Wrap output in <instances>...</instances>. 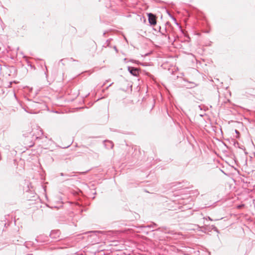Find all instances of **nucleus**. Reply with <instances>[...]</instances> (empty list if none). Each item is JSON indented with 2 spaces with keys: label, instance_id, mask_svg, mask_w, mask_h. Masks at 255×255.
<instances>
[{
  "label": "nucleus",
  "instance_id": "f3484780",
  "mask_svg": "<svg viewBox=\"0 0 255 255\" xmlns=\"http://www.w3.org/2000/svg\"><path fill=\"white\" fill-rule=\"evenodd\" d=\"M114 49L116 50V51L117 52H118V50L117 48V47L116 46H114Z\"/></svg>",
  "mask_w": 255,
  "mask_h": 255
},
{
  "label": "nucleus",
  "instance_id": "2eb2a0df",
  "mask_svg": "<svg viewBox=\"0 0 255 255\" xmlns=\"http://www.w3.org/2000/svg\"><path fill=\"white\" fill-rule=\"evenodd\" d=\"M73 172L71 173V174H66L65 173V176L66 177H72L73 176V175L72 174Z\"/></svg>",
  "mask_w": 255,
  "mask_h": 255
},
{
  "label": "nucleus",
  "instance_id": "423d86ee",
  "mask_svg": "<svg viewBox=\"0 0 255 255\" xmlns=\"http://www.w3.org/2000/svg\"><path fill=\"white\" fill-rule=\"evenodd\" d=\"M105 146L107 148H112L114 146V143L112 141L109 140L105 141Z\"/></svg>",
  "mask_w": 255,
  "mask_h": 255
},
{
  "label": "nucleus",
  "instance_id": "412c9836",
  "mask_svg": "<svg viewBox=\"0 0 255 255\" xmlns=\"http://www.w3.org/2000/svg\"><path fill=\"white\" fill-rule=\"evenodd\" d=\"M147 75L150 77H152V76L151 75H150V74H148Z\"/></svg>",
  "mask_w": 255,
  "mask_h": 255
},
{
  "label": "nucleus",
  "instance_id": "6e6552de",
  "mask_svg": "<svg viewBox=\"0 0 255 255\" xmlns=\"http://www.w3.org/2000/svg\"><path fill=\"white\" fill-rule=\"evenodd\" d=\"M161 30V27L159 26V32H160L161 33V34H162V35H164L165 37H166V36H167V35L165 34V32H167V29H166V27H165V28H164V32L161 31V30Z\"/></svg>",
  "mask_w": 255,
  "mask_h": 255
},
{
  "label": "nucleus",
  "instance_id": "dca6fc26",
  "mask_svg": "<svg viewBox=\"0 0 255 255\" xmlns=\"http://www.w3.org/2000/svg\"><path fill=\"white\" fill-rule=\"evenodd\" d=\"M113 84V83H111L109 86H108L107 87H106L105 89H104L103 92H104L105 90H107L109 88V87H110Z\"/></svg>",
  "mask_w": 255,
  "mask_h": 255
},
{
  "label": "nucleus",
  "instance_id": "f03ea898",
  "mask_svg": "<svg viewBox=\"0 0 255 255\" xmlns=\"http://www.w3.org/2000/svg\"><path fill=\"white\" fill-rule=\"evenodd\" d=\"M128 70L130 74L133 76L137 77L139 75V69L137 68L132 66H128Z\"/></svg>",
  "mask_w": 255,
  "mask_h": 255
},
{
  "label": "nucleus",
  "instance_id": "ddd939ff",
  "mask_svg": "<svg viewBox=\"0 0 255 255\" xmlns=\"http://www.w3.org/2000/svg\"><path fill=\"white\" fill-rule=\"evenodd\" d=\"M189 83L191 84V85L188 88H194L196 86H197V84H196L195 83H194V82H190Z\"/></svg>",
  "mask_w": 255,
  "mask_h": 255
},
{
  "label": "nucleus",
  "instance_id": "39448f33",
  "mask_svg": "<svg viewBox=\"0 0 255 255\" xmlns=\"http://www.w3.org/2000/svg\"><path fill=\"white\" fill-rule=\"evenodd\" d=\"M155 230L160 231L164 232L165 233H168V234H171V235L174 234L173 231H168V230H167V229L166 227L159 228L157 229H155Z\"/></svg>",
  "mask_w": 255,
  "mask_h": 255
},
{
  "label": "nucleus",
  "instance_id": "1a4fd4ad",
  "mask_svg": "<svg viewBox=\"0 0 255 255\" xmlns=\"http://www.w3.org/2000/svg\"><path fill=\"white\" fill-rule=\"evenodd\" d=\"M69 60H71L72 61H78V60H76L74 59L73 58H65V59H61L60 60V62H62V61H69Z\"/></svg>",
  "mask_w": 255,
  "mask_h": 255
},
{
  "label": "nucleus",
  "instance_id": "9b49d317",
  "mask_svg": "<svg viewBox=\"0 0 255 255\" xmlns=\"http://www.w3.org/2000/svg\"><path fill=\"white\" fill-rule=\"evenodd\" d=\"M167 13H168L169 16L175 22V23L177 25H178V23L177 22L176 18L171 13H170L169 12H167Z\"/></svg>",
  "mask_w": 255,
  "mask_h": 255
},
{
  "label": "nucleus",
  "instance_id": "bb28decb",
  "mask_svg": "<svg viewBox=\"0 0 255 255\" xmlns=\"http://www.w3.org/2000/svg\"><path fill=\"white\" fill-rule=\"evenodd\" d=\"M245 255H247L246 254H245Z\"/></svg>",
  "mask_w": 255,
  "mask_h": 255
},
{
  "label": "nucleus",
  "instance_id": "6ab92c4d",
  "mask_svg": "<svg viewBox=\"0 0 255 255\" xmlns=\"http://www.w3.org/2000/svg\"><path fill=\"white\" fill-rule=\"evenodd\" d=\"M60 175L62 176H65V173H60Z\"/></svg>",
  "mask_w": 255,
  "mask_h": 255
},
{
  "label": "nucleus",
  "instance_id": "0eeeda50",
  "mask_svg": "<svg viewBox=\"0 0 255 255\" xmlns=\"http://www.w3.org/2000/svg\"><path fill=\"white\" fill-rule=\"evenodd\" d=\"M157 226V225L156 224L152 222V223H150L149 225H148L147 226H144V228L147 227V228H154V227H156Z\"/></svg>",
  "mask_w": 255,
  "mask_h": 255
},
{
  "label": "nucleus",
  "instance_id": "f257e3e1",
  "mask_svg": "<svg viewBox=\"0 0 255 255\" xmlns=\"http://www.w3.org/2000/svg\"><path fill=\"white\" fill-rule=\"evenodd\" d=\"M148 22L150 25H155L156 24V16L152 13H147Z\"/></svg>",
  "mask_w": 255,
  "mask_h": 255
},
{
  "label": "nucleus",
  "instance_id": "7ed1b4c3",
  "mask_svg": "<svg viewBox=\"0 0 255 255\" xmlns=\"http://www.w3.org/2000/svg\"><path fill=\"white\" fill-rule=\"evenodd\" d=\"M60 231L59 230H52L51 231L49 236L54 240H59Z\"/></svg>",
  "mask_w": 255,
  "mask_h": 255
},
{
  "label": "nucleus",
  "instance_id": "393cba45",
  "mask_svg": "<svg viewBox=\"0 0 255 255\" xmlns=\"http://www.w3.org/2000/svg\"><path fill=\"white\" fill-rule=\"evenodd\" d=\"M105 35H106V32H104L103 33V35H104V36H105Z\"/></svg>",
  "mask_w": 255,
  "mask_h": 255
},
{
  "label": "nucleus",
  "instance_id": "4468645a",
  "mask_svg": "<svg viewBox=\"0 0 255 255\" xmlns=\"http://www.w3.org/2000/svg\"><path fill=\"white\" fill-rule=\"evenodd\" d=\"M129 61L132 62L133 63H136L137 64H141L140 63L139 61L135 60H133V59H130L129 60Z\"/></svg>",
  "mask_w": 255,
  "mask_h": 255
},
{
  "label": "nucleus",
  "instance_id": "4be33fe9",
  "mask_svg": "<svg viewBox=\"0 0 255 255\" xmlns=\"http://www.w3.org/2000/svg\"><path fill=\"white\" fill-rule=\"evenodd\" d=\"M243 181L244 183H247V181H246V180H244V179L243 180Z\"/></svg>",
  "mask_w": 255,
  "mask_h": 255
},
{
  "label": "nucleus",
  "instance_id": "20e7f679",
  "mask_svg": "<svg viewBox=\"0 0 255 255\" xmlns=\"http://www.w3.org/2000/svg\"><path fill=\"white\" fill-rule=\"evenodd\" d=\"M32 129L31 127H27V129H26L25 130H23L22 131L23 132V136H24V137H28L30 135H31L32 134Z\"/></svg>",
  "mask_w": 255,
  "mask_h": 255
},
{
  "label": "nucleus",
  "instance_id": "aec40b11",
  "mask_svg": "<svg viewBox=\"0 0 255 255\" xmlns=\"http://www.w3.org/2000/svg\"><path fill=\"white\" fill-rule=\"evenodd\" d=\"M235 131H236V133H239V131L238 130H237V129H236V130H235Z\"/></svg>",
  "mask_w": 255,
  "mask_h": 255
},
{
  "label": "nucleus",
  "instance_id": "5701e85b",
  "mask_svg": "<svg viewBox=\"0 0 255 255\" xmlns=\"http://www.w3.org/2000/svg\"><path fill=\"white\" fill-rule=\"evenodd\" d=\"M215 231H216L217 232H218V230H217V228L215 227Z\"/></svg>",
  "mask_w": 255,
  "mask_h": 255
},
{
  "label": "nucleus",
  "instance_id": "a211bd4d",
  "mask_svg": "<svg viewBox=\"0 0 255 255\" xmlns=\"http://www.w3.org/2000/svg\"><path fill=\"white\" fill-rule=\"evenodd\" d=\"M166 25H170V23L169 21L166 22Z\"/></svg>",
  "mask_w": 255,
  "mask_h": 255
},
{
  "label": "nucleus",
  "instance_id": "b1692460",
  "mask_svg": "<svg viewBox=\"0 0 255 255\" xmlns=\"http://www.w3.org/2000/svg\"><path fill=\"white\" fill-rule=\"evenodd\" d=\"M61 62V63L62 64V65H65L64 63V62H63V61H62V62Z\"/></svg>",
  "mask_w": 255,
  "mask_h": 255
},
{
  "label": "nucleus",
  "instance_id": "a878e982",
  "mask_svg": "<svg viewBox=\"0 0 255 255\" xmlns=\"http://www.w3.org/2000/svg\"><path fill=\"white\" fill-rule=\"evenodd\" d=\"M208 219H209V220H211V221L212 220L211 219V218H210V217H208Z\"/></svg>",
  "mask_w": 255,
  "mask_h": 255
},
{
  "label": "nucleus",
  "instance_id": "f8f14e48",
  "mask_svg": "<svg viewBox=\"0 0 255 255\" xmlns=\"http://www.w3.org/2000/svg\"><path fill=\"white\" fill-rule=\"evenodd\" d=\"M111 40V39H108L106 41V44H105L106 45H103V46L105 47L109 46Z\"/></svg>",
  "mask_w": 255,
  "mask_h": 255
},
{
  "label": "nucleus",
  "instance_id": "9d476101",
  "mask_svg": "<svg viewBox=\"0 0 255 255\" xmlns=\"http://www.w3.org/2000/svg\"><path fill=\"white\" fill-rule=\"evenodd\" d=\"M38 104H39V103L35 101H31V106L33 107H37Z\"/></svg>",
  "mask_w": 255,
  "mask_h": 255
}]
</instances>
